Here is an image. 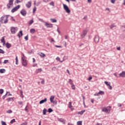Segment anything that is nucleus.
<instances>
[{
    "label": "nucleus",
    "mask_w": 125,
    "mask_h": 125,
    "mask_svg": "<svg viewBox=\"0 0 125 125\" xmlns=\"http://www.w3.org/2000/svg\"><path fill=\"white\" fill-rule=\"evenodd\" d=\"M8 16H9V15H6V16H4L3 17H1L0 19V22L1 23H3V21H4V24H6V23L8 22Z\"/></svg>",
    "instance_id": "nucleus-1"
},
{
    "label": "nucleus",
    "mask_w": 125,
    "mask_h": 125,
    "mask_svg": "<svg viewBox=\"0 0 125 125\" xmlns=\"http://www.w3.org/2000/svg\"><path fill=\"white\" fill-rule=\"evenodd\" d=\"M63 9L66 11L67 13H70L71 12V11L70 10V9H69V7H68V6L65 4H62Z\"/></svg>",
    "instance_id": "nucleus-2"
},
{
    "label": "nucleus",
    "mask_w": 125,
    "mask_h": 125,
    "mask_svg": "<svg viewBox=\"0 0 125 125\" xmlns=\"http://www.w3.org/2000/svg\"><path fill=\"white\" fill-rule=\"evenodd\" d=\"M87 34V30H84L81 35V38L82 39H83V38H84V37L86 36Z\"/></svg>",
    "instance_id": "nucleus-3"
},
{
    "label": "nucleus",
    "mask_w": 125,
    "mask_h": 125,
    "mask_svg": "<svg viewBox=\"0 0 125 125\" xmlns=\"http://www.w3.org/2000/svg\"><path fill=\"white\" fill-rule=\"evenodd\" d=\"M14 0H9V3L7 4V7L8 9L10 8V5H13Z\"/></svg>",
    "instance_id": "nucleus-4"
},
{
    "label": "nucleus",
    "mask_w": 125,
    "mask_h": 125,
    "mask_svg": "<svg viewBox=\"0 0 125 125\" xmlns=\"http://www.w3.org/2000/svg\"><path fill=\"white\" fill-rule=\"evenodd\" d=\"M19 8H20V5H18L17 6L13 8L11 10V12H12V13H14V12H15V11H17Z\"/></svg>",
    "instance_id": "nucleus-5"
},
{
    "label": "nucleus",
    "mask_w": 125,
    "mask_h": 125,
    "mask_svg": "<svg viewBox=\"0 0 125 125\" xmlns=\"http://www.w3.org/2000/svg\"><path fill=\"white\" fill-rule=\"evenodd\" d=\"M20 13L21 14V15H22V16H26V15H27V12L25 9H22Z\"/></svg>",
    "instance_id": "nucleus-6"
},
{
    "label": "nucleus",
    "mask_w": 125,
    "mask_h": 125,
    "mask_svg": "<svg viewBox=\"0 0 125 125\" xmlns=\"http://www.w3.org/2000/svg\"><path fill=\"white\" fill-rule=\"evenodd\" d=\"M21 60H22V65L24 67H26L27 65H28V62H27V60L23 59V58H21Z\"/></svg>",
    "instance_id": "nucleus-7"
},
{
    "label": "nucleus",
    "mask_w": 125,
    "mask_h": 125,
    "mask_svg": "<svg viewBox=\"0 0 125 125\" xmlns=\"http://www.w3.org/2000/svg\"><path fill=\"white\" fill-rule=\"evenodd\" d=\"M94 42L95 43H98L99 42V36L98 35H96L94 38Z\"/></svg>",
    "instance_id": "nucleus-8"
},
{
    "label": "nucleus",
    "mask_w": 125,
    "mask_h": 125,
    "mask_svg": "<svg viewBox=\"0 0 125 125\" xmlns=\"http://www.w3.org/2000/svg\"><path fill=\"white\" fill-rule=\"evenodd\" d=\"M45 26L47 27V28H52L53 27L52 24L48 23L46 22H45Z\"/></svg>",
    "instance_id": "nucleus-9"
},
{
    "label": "nucleus",
    "mask_w": 125,
    "mask_h": 125,
    "mask_svg": "<svg viewBox=\"0 0 125 125\" xmlns=\"http://www.w3.org/2000/svg\"><path fill=\"white\" fill-rule=\"evenodd\" d=\"M103 112H104L105 113H108V112H110L111 111V109H108L106 107H103L102 109Z\"/></svg>",
    "instance_id": "nucleus-10"
},
{
    "label": "nucleus",
    "mask_w": 125,
    "mask_h": 125,
    "mask_svg": "<svg viewBox=\"0 0 125 125\" xmlns=\"http://www.w3.org/2000/svg\"><path fill=\"white\" fill-rule=\"evenodd\" d=\"M54 98H55V97L54 96H51L50 98V101L51 103H54Z\"/></svg>",
    "instance_id": "nucleus-11"
},
{
    "label": "nucleus",
    "mask_w": 125,
    "mask_h": 125,
    "mask_svg": "<svg viewBox=\"0 0 125 125\" xmlns=\"http://www.w3.org/2000/svg\"><path fill=\"white\" fill-rule=\"evenodd\" d=\"M32 6V1H30L28 2L27 4H26V6L28 8H30Z\"/></svg>",
    "instance_id": "nucleus-12"
},
{
    "label": "nucleus",
    "mask_w": 125,
    "mask_h": 125,
    "mask_svg": "<svg viewBox=\"0 0 125 125\" xmlns=\"http://www.w3.org/2000/svg\"><path fill=\"white\" fill-rule=\"evenodd\" d=\"M47 101V99L45 98L44 100H42L40 101L39 104H43V103H45Z\"/></svg>",
    "instance_id": "nucleus-13"
},
{
    "label": "nucleus",
    "mask_w": 125,
    "mask_h": 125,
    "mask_svg": "<svg viewBox=\"0 0 125 125\" xmlns=\"http://www.w3.org/2000/svg\"><path fill=\"white\" fill-rule=\"evenodd\" d=\"M15 30H16V28L15 27H11V32L12 33V34H15Z\"/></svg>",
    "instance_id": "nucleus-14"
},
{
    "label": "nucleus",
    "mask_w": 125,
    "mask_h": 125,
    "mask_svg": "<svg viewBox=\"0 0 125 125\" xmlns=\"http://www.w3.org/2000/svg\"><path fill=\"white\" fill-rule=\"evenodd\" d=\"M120 77L122 78H125V71H123L121 73L119 74Z\"/></svg>",
    "instance_id": "nucleus-15"
},
{
    "label": "nucleus",
    "mask_w": 125,
    "mask_h": 125,
    "mask_svg": "<svg viewBox=\"0 0 125 125\" xmlns=\"http://www.w3.org/2000/svg\"><path fill=\"white\" fill-rule=\"evenodd\" d=\"M58 121L59 122H60L61 123H65V122H66V121H65V120H64L63 119H62V118H58Z\"/></svg>",
    "instance_id": "nucleus-16"
},
{
    "label": "nucleus",
    "mask_w": 125,
    "mask_h": 125,
    "mask_svg": "<svg viewBox=\"0 0 125 125\" xmlns=\"http://www.w3.org/2000/svg\"><path fill=\"white\" fill-rule=\"evenodd\" d=\"M38 55H40V56H41V57H42V58H43V57H45V54H43V53H39Z\"/></svg>",
    "instance_id": "nucleus-17"
},
{
    "label": "nucleus",
    "mask_w": 125,
    "mask_h": 125,
    "mask_svg": "<svg viewBox=\"0 0 125 125\" xmlns=\"http://www.w3.org/2000/svg\"><path fill=\"white\" fill-rule=\"evenodd\" d=\"M20 34H21V36H20ZM22 36H23V31H20L19 32V33L18 34V37H19V39H20V38H21V37H22Z\"/></svg>",
    "instance_id": "nucleus-18"
},
{
    "label": "nucleus",
    "mask_w": 125,
    "mask_h": 125,
    "mask_svg": "<svg viewBox=\"0 0 125 125\" xmlns=\"http://www.w3.org/2000/svg\"><path fill=\"white\" fill-rule=\"evenodd\" d=\"M6 47H7V48H10L11 47V44L7 42L6 43Z\"/></svg>",
    "instance_id": "nucleus-19"
},
{
    "label": "nucleus",
    "mask_w": 125,
    "mask_h": 125,
    "mask_svg": "<svg viewBox=\"0 0 125 125\" xmlns=\"http://www.w3.org/2000/svg\"><path fill=\"white\" fill-rule=\"evenodd\" d=\"M4 38L5 37H3L1 39V42H2L3 45H4V44H5V40H4Z\"/></svg>",
    "instance_id": "nucleus-20"
},
{
    "label": "nucleus",
    "mask_w": 125,
    "mask_h": 125,
    "mask_svg": "<svg viewBox=\"0 0 125 125\" xmlns=\"http://www.w3.org/2000/svg\"><path fill=\"white\" fill-rule=\"evenodd\" d=\"M50 21L52 23H56L57 22V20L55 19H50Z\"/></svg>",
    "instance_id": "nucleus-21"
},
{
    "label": "nucleus",
    "mask_w": 125,
    "mask_h": 125,
    "mask_svg": "<svg viewBox=\"0 0 125 125\" xmlns=\"http://www.w3.org/2000/svg\"><path fill=\"white\" fill-rule=\"evenodd\" d=\"M99 94H101V95H104V92L103 91H99V92L97 93V96H98Z\"/></svg>",
    "instance_id": "nucleus-22"
},
{
    "label": "nucleus",
    "mask_w": 125,
    "mask_h": 125,
    "mask_svg": "<svg viewBox=\"0 0 125 125\" xmlns=\"http://www.w3.org/2000/svg\"><path fill=\"white\" fill-rule=\"evenodd\" d=\"M84 112H85V110H83L81 111H79L78 112V114H79V115H83V114Z\"/></svg>",
    "instance_id": "nucleus-23"
},
{
    "label": "nucleus",
    "mask_w": 125,
    "mask_h": 125,
    "mask_svg": "<svg viewBox=\"0 0 125 125\" xmlns=\"http://www.w3.org/2000/svg\"><path fill=\"white\" fill-rule=\"evenodd\" d=\"M0 74H3V73H5V70L4 69H0Z\"/></svg>",
    "instance_id": "nucleus-24"
},
{
    "label": "nucleus",
    "mask_w": 125,
    "mask_h": 125,
    "mask_svg": "<svg viewBox=\"0 0 125 125\" xmlns=\"http://www.w3.org/2000/svg\"><path fill=\"white\" fill-rule=\"evenodd\" d=\"M116 26L115 25V23L112 24L110 26V29H113V28H115L116 27Z\"/></svg>",
    "instance_id": "nucleus-25"
},
{
    "label": "nucleus",
    "mask_w": 125,
    "mask_h": 125,
    "mask_svg": "<svg viewBox=\"0 0 125 125\" xmlns=\"http://www.w3.org/2000/svg\"><path fill=\"white\" fill-rule=\"evenodd\" d=\"M35 32H36V30H35V29L32 28V29H30V33L31 34H34L35 33Z\"/></svg>",
    "instance_id": "nucleus-26"
},
{
    "label": "nucleus",
    "mask_w": 125,
    "mask_h": 125,
    "mask_svg": "<svg viewBox=\"0 0 125 125\" xmlns=\"http://www.w3.org/2000/svg\"><path fill=\"white\" fill-rule=\"evenodd\" d=\"M67 59H68V56H64L63 57V58L62 61V62H63V61H65V60H67Z\"/></svg>",
    "instance_id": "nucleus-27"
},
{
    "label": "nucleus",
    "mask_w": 125,
    "mask_h": 125,
    "mask_svg": "<svg viewBox=\"0 0 125 125\" xmlns=\"http://www.w3.org/2000/svg\"><path fill=\"white\" fill-rule=\"evenodd\" d=\"M56 60H57L58 61L60 62L61 63H62L63 62V61L60 60V58H59V57H57L56 58Z\"/></svg>",
    "instance_id": "nucleus-28"
},
{
    "label": "nucleus",
    "mask_w": 125,
    "mask_h": 125,
    "mask_svg": "<svg viewBox=\"0 0 125 125\" xmlns=\"http://www.w3.org/2000/svg\"><path fill=\"white\" fill-rule=\"evenodd\" d=\"M33 23H34V20H30V21L28 22L29 25H32V24H33Z\"/></svg>",
    "instance_id": "nucleus-29"
},
{
    "label": "nucleus",
    "mask_w": 125,
    "mask_h": 125,
    "mask_svg": "<svg viewBox=\"0 0 125 125\" xmlns=\"http://www.w3.org/2000/svg\"><path fill=\"white\" fill-rule=\"evenodd\" d=\"M47 111V110H46V109L44 108L43 110V115H46Z\"/></svg>",
    "instance_id": "nucleus-30"
},
{
    "label": "nucleus",
    "mask_w": 125,
    "mask_h": 125,
    "mask_svg": "<svg viewBox=\"0 0 125 125\" xmlns=\"http://www.w3.org/2000/svg\"><path fill=\"white\" fill-rule=\"evenodd\" d=\"M68 83H69V84H71V85L72 84H74V83H73V81H72L71 79H69V80H68Z\"/></svg>",
    "instance_id": "nucleus-31"
},
{
    "label": "nucleus",
    "mask_w": 125,
    "mask_h": 125,
    "mask_svg": "<svg viewBox=\"0 0 125 125\" xmlns=\"http://www.w3.org/2000/svg\"><path fill=\"white\" fill-rule=\"evenodd\" d=\"M7 100L8 102H9V101H13V98H9Z\"/></svg>",
    "instance_id": "nucleus-32"
},
{
    "label": "nucleus",
    "mask_w": 125,
    "mask_h": 125,
    "mask_svg": "<svg viewBox=\"0 0 125 125\" xmlns=\"http://www.w3.org/2000/svg\"><path fill=\"white\" fill-rule=\"evenodd\" d=\"M42 68H39L37 70V73L38 74L39 73H40V72H42Z\"/></svg>",
    "instance_id": "nucleus-33"
},
{
    "label": "nucleus",
    "mask_w": 125,
    "mask_h": 125,
    "mask_svg": "<svg viewBox=\"0 0 125 125\" xmlns=\"http://www.w3.org/2000/svg\"><path fill=\"white\" fill-rule=\"evenodd\" d=\"M22 1H23V0H16V3L18 4L20 2H22Z\"/></svg>",
    "instance_id": "nucleus-34"
},
{
    "label": "nucleus",
    "mask_w": 125,
    "mask_h": 125,
    "mask_svg": "<svg viewBox=\"0 0 125 125\" xmlns=\"http://www.w3.org/2000/svg\"><path fill=\"white\" fill-rule=\"evenodd\" d=\"M68 107L69 108H70L73 107V106H72V103L70 102L68 103Z\"/></svg>",
    "instance_id": "nucleus-35"
},
{
    "label": "nucleus",
    "mask_w": 125,
    "mask_h": 125,
    "mask_svg": "<svg viewBox=\"0 0 125 125\" xmlns=\"http://www.w3.org/2000/svg\"><path fill=\"white\" fill-rule=\"evenodd\" d=\"M104 83L105 84H106V85H107V86H109V85H110V83H109L108 82L105 81L104 82Z\"/></svg>",
    "instance_id": "nucleus-36"
},
{
    "label": "nucleus",
    "mask_w": 125,
    "mask_h": 125,
    "mask_svg": "<svg viewBox=\"0 0 125 125\" xmlns=\"http://www.w3.org/2000/svg\"><path fill=\"white\" fill-rule=\"evenodd\" d=\"M71 88L72 89H76V87L74 84H71Z\"/></svg>",
    "instance_id": "nucleus-37"
},
{
    "label": "nucleus",
    "mask_w": 125,
    "mask_h": 125,
    "mask_svg": "<svg viewBox=\"0 0 125 125\" xmlns=\"http://www.w3.org/2000/svg\"><path fill=\"white\" fill-rule=\"evenodd\" d=\"M82 121H78L77 122V125H82Z\"/></svg>",
    "instance_id": "nucleus-38"
},
{
    "label": "nucleus",
    "mask_w": 125,
    "mask_h": 125,
    "mask_svg": "<svg viewBox=\"0 0 125 125\" xmlns=\"http://www.w3.org/2000/svg\"><path fill=\"white\" fill-rule=\"evenodd\" d=\"M0 53H2V54H4V51L3 50L0 49Z\"/></svg>",
    "instance_id": "nucleus-39"
},
{
    "label": "nucleus",
    "mask_w": 125,
    "mask_h": 125,
    "mask_svg": "<svg viewBox=\"0 0 125 125\" xmlns=\"http://www.w3.org/2000/svg\"><path fill=\"white\" fill-rule=\"evenodd\" d=\"M48 111L49 113H51V112H53V110L51 108H48Z\"/></svg>",
    "instance_id": "nucleus-40"
},
{
    "label": "nucleus",
    "mask_w": 125,
    "mask_h": 125,
    "mask_svg": "<svg viewBox=\"0 0 125 125\" xmlns=\"http://www.w3.org/2000/svg\"><path fill=\"white\" fill-rule=\"evenodd\" d=\"M6 113H8V114H11V113H12V111L10 109V110H7Z\"/></svg>",
    "instance_id": "nucleus-41"
},
{
    "label": "nucleus",
    "mask_w": 125,
    "mask_h": 125,
    "mask_svg": "<svg viewBox=\"0 0 125 125\" xmlns=\"http://www.w3.org/2000/svg\"><path fill=\"white\" fill-rule=\"evenodd\" d=\"M21 98H24V96H23V91H21Z\"/></svg>",
    "instance_id": "nucleus-42"
},
{
    "label": "nucleus",
    "mask_w": 125,
    "mask_h": 125,
    "mask_svg": "<svg viewBox=\"0 0 125 125\" xmlns=\"http://www.w3.org/2000/svg\"><path fill=\"white\" fill-rule=\"evenodd\" d=\"M13 123H15V119H13L10 121V124H13Z\"/></svg>",
    "instance_id": "nucleus-43"
},
{
    "label": "nucleus",
    "mask_w": 125,
    "mask_h": 125,
    "mask_svg": "<svg viewBox=\"0 0 125 125\" xmlns=\"http://www.w3.org/2000/svg\"><path fill=\"white\" fill-rule=\"evenodd\" d=\"M39 21H41V22H42L43 23H45L44 21H43V20H42V19H39Z\"/></svg>",
    "instance_id": "nucleus-44"
},
{
    "label": "nucleus",
    "mask_w": 125,
    "mask_h": 125,
    "mask_svg": "<svg viewBox=\"0 0 125 125\" xmlns=\"http://www.w3.org/2000/svg\"><path fill=\"white\" fill-rule=\"evenodd\" d=\"M50 5H52V6H54V2L52 1L50 3Z\"/></svg>",
    "instance_id": "nucleus-45"
},
{
    "label": "nucleus",
    "mask_w": 125,
    "mask_h": 125,
    "mask_svg": "<svg viewBox=\"0 0 125 125\" xmlns=\"http://www.w3.org/2000/svg\"><path fill=\"white\" fill-rule=\"evenodd\" d=\"M7 63H8V60H5L4 61V64H7Z\"/></svg>",
    "instance_id": "nucleus-46"
},
{
    "label": "nucleus",
    "mask_w": 125,
    "mask_h": 125,
    "mask_svg": "<svg viewBox=\"0 0 125 125\" xmlns=\"http://www.w3.org/2000/svg\"><path fill=\"white\" fill-rule=\"evenodd\" d=\"M3 93V89H0V94H2Z\"/></svg>",
    "instance_id": "nucleus-47"
},
{
    "label": "nucleus",
    "mask_w": 125,
    "mask_h": 125,
    "mask_svg": "<svg viewBox=\"0 0 125 125\" xmlns=\"http://www.w3.org/2000/svg\"><path fill=\"white\" fill-rule=\"evenodd\" d=\"M87 19V16H85L83 18V20H86Z\"/></svg>",
    "instance_id": "nucleus-48"
},
{
    "label": "nucleus",
    "mask_w": 125,
    "mask_h": 125,
    "mask_svg": "<svg viewBox=\"0 0 125 125\" xmlns=\"http://www.w3.org/2000/svg\"><path fill=\"white\" fill-rule=\"evenodd\" d=\"M28 105H27L25 108V110L28 113Z\"/></svg>",
    "instance_id": "nucleus-49"
},
{
    "label": "nucleus",
    "mask_w": 125,
    "mask_h": 125,
    "mask_svg": "<svg viewBox=\"0 0 125 125\" xmlns=\"http://www.w3.org/2000/svg\"><path fill=\"white\" fill-rule=\"evenodd\" d=\"M2 125H6V123L5 122L1 121Z\"/></svg>",
    "instance_id": "nucleus-50"
},
{
    "label": "nucleus",
    "mask_w": 125,
    "mask_h": 125,
    "mask_svg": "<svg viewBox=\"0 0 125 125\" xmlns=\"http://www.w3.org/2000/svg\"><path fill=\"white\" fill-rule=\"evenodd\" d=\"M116 0H111V3H115Z\"/></svg>",
    "instance_id": "nucleus-51"
},
{
    "label": "nucleus",
    "mask_w": 125,
    "mask_h": 125,
    "mask_svg": "<svg viewBox=\"0 0 125 125\" xmlns=\"http://www.w3.org/2000/svg\"><path fill=\"white\" fill-rule=\"evenodd\" d=\"M18 104H19V105H22L23 102H18Z\"/></svg>",
    "instance_id": "nucleus-52"
},
{
    "label": "nucleus",
    "mask_w": 125,
    "mask_h": 125,
    "mask_svg": "<svg viewBox=\"0 0 125 125\" xmlns=\"http://www.w3.org/2000/svg\"><path fill=\"white\" fill-rule=\"evenodd\" d=\"M108 88L110 90H112V86H111V85L109 84V85H108Z\"/></svg>",
    "instance_id": "nucleus-53"
},
{
    "label": "nucleus",
    "mask_w": 125,
    "mask_h": 125,
    "mask_svg": "<svg viewBox=\"0 0 125 125\" xmlns=\"http://www.w3.org/2000/svg\"><path fill=\"white\" fill-rule=\"evenodd\" d=\"M87 2L89 3H91V2H92V0H87Z\"/></svg>",
    "instance_id": "nucleus-54"
},
{
    "label": "nucleus",
    "mask_w": 125,
    "mask_h": 125,
    "mask_svg": "<svg viewBox=\"0 0 125 125\" xmlns=\"http://www.w3.org/2000/svg\"><path fill=\"white\" fill-rule=\"evenodd\" d=\"M24 39H25V40L26 41H28V35L26 36L24 38Z\"/></svg>",
    "instance_id": "nucleus-55"
},
{
    "label": "nucleus",
    "mask_w": 125,
    "mask_h": 125,
    "mask_svg": "<svg viewBox=\"0 0 125 125\" xmlns=\"http://www.w3.org/2000/svg\"><path fill=\"white\" fill-rule=\"evenodd\" d=\"M36 10H37V9L36 8H34L33 9V13H35V12H36Z\"/></svg>",
    "instance_id": "nucleus-56"
},
{
    "label": "nucleus",
    "mask_w": 125,
    "mask_h": 125,
    "mask_svg": "<svg viewBox=\"0 0 125 125\" xmlns=\"http://www.w3.org/2000/svg\"><path fill=\"white\" fill-rule=\"evenodd\" d=\"M66 72L68 73V75H71V74L70 73V71H69V70L67 69V70H66Z\"/></svg>",
    "instance_id": "nucleus-57"
},
{
    "label": "nucleus",
    "mask_w": 125,
    "mask_h": 125,
    "mask_svg": "<svg viewBox=\"0 0 125 125\" xmlns=\"http://www.w3.org/2000/svg\"><path fill=\"white\" fill-rule=\"evenodd\" d=\"M41 83L42 84H44V80H42V82H41Z\"/></svg>",
    "instance_id": "nucleus-58"
},
{
    "label": "nucleus",
    "mask_w": 125,
    "mask_h": 125,
    "mask_svg": "<svg viewBox=\"0 0 125 125\" xmlns=\"http://www.w3.org/2000/svg\"><path fill=\"white\" fill-rule=\"evenodd\" d=\"M91 102L93 103L94 102V100L93 99H91Z\"/></svg>",
    "instance_id": "nucleus-59"
},
{
    "label": "nucleus",
    "mask_w": 125,
    "mask_h": 125,
    "mask_svg": "<svg viewBox=\"0 0 125 125\" xmlns=\"http://www.w3.org/2000/svg\"><path fill=\"white\" fill-rule=\"evenodd\" d=\"M118 107H122V104H118Z\"/></svg>",
    "instance_id": "nucleus-60"
},
{
    "label": "nucleus",
    "mask_w": 125,
    "mask_h": 125,
    "mask_svg": "<svg viewBox=\"0 0 125 125\" xmlns=\"http://www.w3.org/2000/svg\"><path fill=\"white\" fill-rule=\"evenodd\" d=\"M117 50H121V47H118L117 48Z\"/></svg>",
    "instance_id": "nucleus-61"
},
{
    "label": "nucleus",
    "mask_w": 125,
    "mask_h": 125,
    "mask_svg": "<svg viewBox=\"0 0 125 125\" xmlns=\"http://www.w3.org/2000/svg\"><path fill=\"white\" fill-rule=\"evenodd\" d=\"M39 4H41V2H38L37 4V6H39Z\"/></svg>",
    "instance_id": "nucleus-62"
},
{
    "label": "nucleus",
    "mask_w": 125,
    "mask_h": 125,
    "mask_svg": "<svg viewBox=\"0 0 125 125\" xmlns=\"http://www.w3.org/2000/svg\"><path fill=\"white\" fill-rule=\"evenodd\" d=\"M88 80V81H90L91 80H92V77H90Z\"/></svg>",
    "instance_id": "nucleus-63"
},
{
    "label": "nucleus",
    "mask_w": 125,
    "mask_h": 125,
    "mask_svg": "<svg viewBox=\"0 0 125 125\" xmlns=\"http://www.w3.org/2000/svg\"><path fill=\"white\" fill-rule=\"evenodd\" d=\"M55 47H62L61 46H58L57 45H56Z\"/></svg>",
    "instance_id": "nucleus-64"
}]
</instances>
